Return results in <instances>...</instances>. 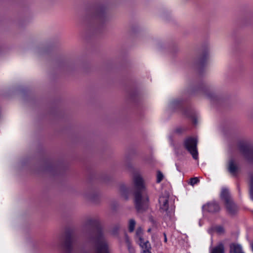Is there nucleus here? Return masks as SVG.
I'll list each match as a JSON object with an SVG mask.
<instances>
[{"mask_svg": "<svg viewBox=\"0 0 253 253\" xmlns=\"http://www.w3.org/2000/svg\"><path fill=\"white\" fill-rule=\"evenodd\" d=\"M133 183L135 190V207L138 211L142 212L148 207L149 199L147 196L146 183L139 172L134 173Z\"/></svg>", "mask_w": 253, "mask_h": 253, "instance_id": "1", "label": "nucleus"}, {"mask_svg": "<svg viewBox=\"0 0 253 253\" xmlns=\"http://www.w3.org/2000/svg\"><path fill=\"white\" fill-rule=\"evenodd\" d=\"M160 209L162 211H165L168 215L171 216L173 213L174 208L172 203H169V196L168 194L161 196L159 198Z\"/></svg>", "mask_w": 253, "mask_h": 253, "instance_id": "2", "label": "nucleus"}, {"mask_svg": "<svg viewBox=\"0 0 253 253\" xmlns=\"http://www.w3.org/2000/svg\"><path fill=\"white\" fill-rule=\"evenodd\" d=\"M186 149L192 155L193 158L197 160L198 158V153L197 149V140L196 138L189 137L187 138L184 142Z\"/></svg>", "mask_w": 253, "mask_h": 253, "instance_id": "3", "label": "nucleus"}, {"mask_svg": "<svg viewBox=\"0 0 253 253\" xmlns=\"http://www.w3.org/2000/svg\"><path fill=\"white\" fill-rule=\"evenodd\" d=\"M221 198L225 203L227 210L229 212L234 213L237 210L236 206L232 200L229 197V192L227 189L223 188L221 193Z\"/></svg>", "mask_w": 253, "mask_h": 253, "instance_id": "4", "label": "nucleus"}, {"mask_svg": "<svg viewBox=\"0 0 253 253\" xmlns=\"http://www.w3.org/2000/svg\"><path fill=\"white\" fill-rule=\"evenodd\" d=\"M96 253H109L106 241L103 239H98L96 241Z\"/></svg>", "mask_w": 253, "mask_h": 253, "instance_id": "5", "label": "nucleus"}, {"mask_svg": "<svg viewBox=\"0 0 253 253\" xmlns=\"http://www.w3.org/2000/svg\"><path fill=\"white\" fill-rule=\"evenodd\" d=\"M204 211L210 212H215L219 211V206L215 202L208 203L203 206Z\"/></svg>", "mask_w": 253, "mask_h": 253, "instance_id": "6", "label": "nucleus"}, {"mask_svg": "<svg viewBox=\"0 0 253 253\" xmlns=\"http://www.w3.org/2000/svg\"><path fill=\"white\" fill-rule=\"evenodd\" d=\"M210 253H225L224 242H219L216 246L210 249Z\"/></svg>", "mask_w": 253, "mask_h": 253, "instance_id": "7", "label": "nucleus"}, {"mask_svg": "<svg viewBox=\"0 0 253 253\" xmlns=\"http://www.w3.org/2000/svg\"><path fill=\"white\" fill-rule=\"evenodd\" d=\"M142 253H152L151 244L148 241H142L139 243Z\"/></svg>", "mask_w": 253, "mask_h": 253, "instance_id": "8", "label": "nucleus"}, {"mask_svg": "<svg viewBox=\"0 0 253 253\" xmlns=\"http://www.w3.org/2000/svg\"><path fill=\"white\" fill-rule=\"evenodd\" d=\"M230 253H244L241 246L235 243L230 245Z\"/></svg>", "mask_w": 253, "mask_h": 253, "instance_id": "9", "label": "nucleus"}, {"mask_svg": "<svg viewBox=\"0 0 253 253\" xmlns=\"http://www.w3.org/2000/svg\"><path fill=\"white\" fill-rule=\"evenodd\" d=\"M228 169L232 174H235L237 171V167L234 164V162L232 160L230 161L229 162Z\"/></svg>", "mask_w": 253, "mask_h": 253, "instance_id": "10", "label": "nucleus"}, {"mask_svg": "<svg viewBox=\"0 0 253 253\" xmlns=\"http://www.w3.org/2000/svg\"><path fill=\"white\" fill-rule=\"evenodd\" d=\"M214 231L219 235H222L224 233V228L221 226H217L214 227Z\"/></svg>", "mask_w": 253, "mask_h": 253, "instance_id": "11", "label": "nucleus"}, {"mask_svg": "<svg viewBox=\"0 0 253 253\" xmlns=\"http://www.w3.org/2000/svg\"><path fill=\"white\" fill-rule=\"evenodd\" d=\"M143 231L141 228L137 229L136 231V235L139 238V242L144 240L142 238Z\"/></svg>", "mask_w": 253, "mask_h": 253, "instance_id": "12", "label": "nucleus"}, {"mask_svg": "<svg viewBox=\"0 0 253 253\" xmlns=\"http://www.w3.org/2000/svg\"><path fill=\"white\" fill-rule=\"evenodd\" d=\"M250 193L251 199L253 200V175L251 176L250 182Z\"/></svg>", "mask_w": 253, "mask_h": 253, "instance_id": "13", "label": "nucleus"}, {"mask_svg": "<svg viewBox=\"0 0 253 253\" xmlns=\"http://www.w3.org/2000/svg\"><path fill=\"white\" fill-rule=\"evenodd\" d=\"M119 192L122 196L126 198V187L125 185H121L120 186Z\"/></svg>", "mask_w": 253, "mask_h": 253, "instance_id": "14", "label": "nucleus"}, {"mask_svg": "<svg viewBox=\"0 0 253 253\" xmlns=\"http://www.w3.org/2000/svg\"><path fill=\"white\" fill-rule=\"evenodd\" d=\"M127 250L129 253H135V249L131 244L127 240Z\"/></svg>", "mask_w": 253, "mask_h": 253, "instance_id": "15", "label": "nucleus"}, {"mask_svg": "<svg viewBox=\"0 0 253 253\" xmlns=\"http://www.w3.org/2000/svg\"><path fill=\"white\" fill-rule=\"evenodd\" d=\"M135 226V221L133 219H130L129 222V230L130 232H132L134 230Z\"/></svg>", "mask_w": 253, "mask_h": 253, "instance_id": "16", "label": "nucleus"}, {"mask_svg": "<svg viewBox=\"0 0 253 253\" xmlns=\"http://www.w3.org/2000/svg\"><path fill=\"white\" fill-rule=\"evenodd\" d=\"M199 182V180L198 177H194L190 179L189 184L192 186L197 184Z\"/></svg>", "mask_w": 253, "mask_h": 253, "instance_id": "17", "label": "nucleus"}, {"mask_svg": "<svg viewBox=\"0 0 253 253\" xmlns=\"http://www.w3.org/2000/svg\"><path fill=\"white\" fill-rule=\"evenodd\" d=\"M163 178V174L160 171H158L157 174V182H160Z\"/></svg>", "mask_w": 253, "mask_h": 253, "instance_id": "18", "label": "nucleus"}, {"mask_svg": "<svg viewBox=\"0 0 253 253\" xmlns=\"http://www.w3.org/2000/svg\"><path fill=\"white\" fill-rule=\"evenodd\" d=\"M164 237H165V242H167V237H166V235L165 233L164 234Z\"/></svg>", "mask_w": 253, "mask_h": 253, "instance_id": "19", "label": "nucleus"}, {"mask_svg": "<svg viewBox=\"0 0 253 253\" xmlns=\"http://www.w3.org/2000/svg\"><path fill=\"white\" fill-rule=\"evenodd\" d=\"M151 229H150V228H149V229H148V232H151Z\"/></svg>", "mask_w": 253, "mask_h": 253, "instance_id": "20", "label": "nucleus"}, {"mask_svg": "<svg viewBox=\"0 0 253 253\" xmlns=\"http://www.w3.org/2000/svg\"><path fill=\"white\" fill-rule=\"evenodd\" d=\"M252 250H253V244L252 245Z\"/></svg>", "mask_w": 253, "mask_h": 253, "instance_id": "21", "label": "nucleus"}]
</instances>
